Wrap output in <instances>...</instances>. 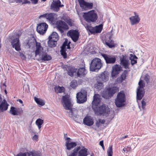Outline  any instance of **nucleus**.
<instances>
[{
    "instance_id": "f257e3e1",
    "label": "nucleus",
    "mask_w": 156,
    "mask_h": 156,
    "mask_svg": "<svg viewBox=\"0 0 156 156\" xmlns=\"http://www.w3.org/2000/svg\"><path fill=\"white\" fill-rule=\"evenodd\" d=\"M94 111L95 114L100 115H103L108 116L110 113V108L105 104L94 108Z\"/></svg>"
},
{
    "instance_id": "f03ea898",
    "label": "nucleus",
    "mask_w": 156,
    "mask_h": 156,
    "mask_svg": "<svg viewBox=\"0 0 156 156\" xmlns=\"http://www.w3.org/2000/svg\"><path fill=\"white\" fill-rule=\"evenodd\" d=\"M83 16L87 22L89 23L95 22L98 18L97 14L94 10L84 12Z\"/></svg>"
},
{
    "instance_id": "7ed1b4c3",
    "label": "nucleus",
    "mask_w": 156,
    "mask_h": 156,
    "mask_svg": "<svg viewBox=\"0 0 156 156\" xmlns=\"http://www.w3.org/2000/svg\"><path fill=\"white\" fill-rule=\"evenodd\" d=\"M80 146L77 147L71 151V154L67 153V156H76L78 154V156H87V149L83 147L81 149Z\"/></svg>"
},
{
    "instance_id": "20e7f679",
    "label": "nucleus",
    "mask_w": 156,
    "mask_h": 156,
    "mask_svg": "<svg viewBox=\"0 0 156 156\" xmlns=\"http://www.w3.org/2000/svg\"><path fill=\"white\" fill-rule=\"evenodd\" d=\"M102 63L100 59L96 58L91 61L90 66V70L92 72H97L102 66Z\"/></svg>"
},
{
    "instance_id": "39448f33",
    "label": "nucleus",
    "mask_w": 156,
    "mask_h": 156,
    "mask_svg": "<svg viewBox=\"0 0 156 156\" xmlns=\"http://www.w3.org/2000/svg\"><path fill=\"white\" fill-rule=\"evenodd\" d=\"M117 91L116 87H113L105 88L102 94V97L106 99H108L112 97Z\"/></svg>"
},
{
    "instance_id": "423d86ee",
    "label": "nucleus",
    "mask_w": 156,
    "mask_h": 156,
    "mask_svg": "<svg viewBox=\"0 0 156 156\" xmlns=\"http://www.w3.org/2000/svg\"><path fill=\"white\" fill-rule=\"evenodd\" d=\"M61 101L66 110H70L71 107H73V105L71 102V99L69 95L66 94L63 96L62 98Z\"/></svg>"
},
{
    "instance_id": "0eeeda50",
    "label": "nucleus",
    "mask_w": 156,
    "mask_h": 156,
    "mask_svg": "<svg viewBox=\"0 0 156 156\" xmlns=\"http://www.w3.org/2000/svg\"><path fill=\"white\" fill-rule=\"evenodd\" d=\"M125 101V94L122 92H120L117 95L115 99V104L118 107H121L124 105V103Z\"/></svg>"
},
{
    "instance_id": "6e6552de",
    "label": "nucleus",
    "mask_w": 156,
    "mask_h": 156,
    "mask_svg": "<svg viewBox=\"0 0 156 156\" xmlns=\"http://www.w3.org/2000/svg\"><path fill=\"white\" fill-rule=\"evenodd\" d=\"M80 7L83 11L92 9L93 4L92 2H88L84 0H78Z\"/></svg>"
},
{
    "instance_id": "1a4fd4ad",
    "label": "nucleus",
    "mask_w": 156,
    "mask_h": 156,
    "mask_svg": "<svg viewBox=\"0 0 156 156\" xmlns=\"http://www.w3.org/2000/svg\"><path fill=\"white\" fill-rule=\"evenodd\" d=\"M56 25L57 28L61 33H63L64 30L69 29V26L65 22L61 20L57 21Z\"/></svg>"
},
{
    "instance_id": "9d476101",
    "label": "nucleus",
    "mask_w": 156,
    "mask_h": 156,
    "mask_svg": "<svg viewBox=\"0 0 156 156\" xmlns=\"http://www.w3.org/2000/svg\"><path fill=\"white\" fill-rule=\"evenodd\" d=\"M67 35L71 38L74 42H76L78 39L79 33L76 30H71L68 32Z\"/></svg>"
},
{
    "instance_id": "9b49d317",
    "label": "nucleus",
    "mask_w": 156,
    "mask_h": 156,
    "mask_svg": "<svg viewBox=\"0 0 156 156\" xmlns=\"http://www.w3.org/2000/svg\"><path fill=\"white\" fill-rule=\"evenodd\" d=\"M63 6V5H61L60 0H53L51 5L50 9L54 11L58 12L60 7Z\"/></svg>"
},
{
    "instance_id": "f8f14e48",
    "label": "nucleus",
    "mask_w": 156,
    "mask_h": 156,
    "mask_svg": "<svg viewBox=\"0 0 156 156\" xmlns=\"http://www.w3.org/2000/svg\"><path fill=\"white\" fill-rule=\"evenodd\" d=\"M48 25L45 23H42L39 24L37 27V31L39 34H43L46 32Z\"/></svg>"
},
{
    "instance_id": "ddd939ff",
    "label": "nucleus",
    "mask_w": 156,
    "mask_h": 156,
    "mask_svg": "<svg viewBox=\"0 0 156 156\" xmlns=\"http://www.w3.org/2000/svg\"><path fill=\"white\" fill-rule=\"evenodd\" d=\"M101 54L107 64H114L115 62L116 58L115 56L105 54L101 53Z\"/></svg>"
},
{
    "instance_id": "4468645a",
    "label": "nucleus",
    "mask_w": 156,
    "mask_h": 156,
    "mask_svg": "<svg viewBox=\"0 0 156 156\" xmlns=\"http://www.w3.org/2000/svg\"><path fill=\"white\" fill-rule=\"evenodd\" d=\"M127 57L126 55H122L120 57V64L125 69H129L130 63L129 61L126 59Z\"/></svg>"
},
{
    "instance_id": "2eb2a0df",
    "label": "nucleus",
    "mask_w": 156,
    "mask_h": 156,
    "mask_svg": "<svg viewBox=\"0 0 156 156\" xmlns=\"http://www.w3.org/2000/svg\"><path fill=\"white\" fill-rule=\"evenodd\" d=\"M76 98L77 102L79 104L83 103L87 101L86 95L81 92L77 93Z\"/></svg>"
},
{
    "instance_id": "dca6fc26",
    "label": "nucleus",
    "mask_w": 156,
    "mask_h": 156,
    "mask_svg": "<svg viewBox=\"0 0 156 156\" xmlns=\"http://www.w3.org/2000/svg\"><path fill=\"white\" fill-rule=\"evenodd\" d=\"M134 16H132L129 18L131 24L133 25L138 23L140 21V19L138 14L135 12L134 13Z\"/></svg>"
},
{
    "instance_id": "f3484780",
    "label": "nucleus",
    "mask_w": 156,
    "mask_h": 156,
    "mask_svg": "<svg viewBox=\"0 0 156 156\" xmlns=\"http://www.w3.org/2000/svg\"><path fill=\"white\" fill-rule=\"evenodd\" d=\"M11 45L13 48L17 51L20 50V44L19 38H16L12 40L11 41Z\"/></svg>"
},
{
    "instance_id": "a211bd4d",
    "label": "nucleus",
    "mask_w": 156,
    "mask_h": 156,
    "mask_svg": "<svg viewBox=\"0 0 156 156\" xmlns=\"http://www.w3.org/2000/svg\"><path fill=\"white\" fill-rule=\"evenodd\" d=\"M101 102V98L98 94H95L93 97V100L92 102V108L93 109L94 108L97 107Z\"/></svg>"
},
{
    "instance_id": "6ab92c4d",
    "label": "nucleus",
    "mask_w": 156,
    "mask_h": 156,
    "mask_svg": "<svg viewBox=\"0 0 156 156\" xmlns=\"http://www.w3.org/2000/svg\"><path fill=\"white\" fill-rule=\"evenodd\" d=\"M68 110L69 111L68 112L69 113V117L73 118L74 120L76 119L78 116V110L72 107H71L70 110Z\"/></svg>"
},
{
    "instance_id": "aec40b11",
    "label": "nucleus",
    "mask_w": 156,
    "mask_h": 156,
    "mask_svg": "<svg viewBox=\"0 0 156 156\" xmlns=\"http://www.w3.org/2000/svg\"><path fill=\"white\" fill-rule=\"evenodd\" d=\"M9 105L5 99L3 100L0 104V113L7 110Z\"/></svg>"
},
{
    "instance_id": "412c9836",
    "label": "nucleus",
    "mask_w": 156,
    "mask_h": 156,
    "mask_svg": "<svg viewBox=\"0 0 156 156\" xmlns=\"http://www.w3.org/2000/svg\"><path fill=\"white\" fill-rule=\"evenodd\" d=\"M83 123L88 126H91L94 124L93 120L90 116H86L83 120Z\"/></svg>"
},
{
    "instance_id": "4be33fe9",
    "label": "nucleus",
    "mask_w": 156,
    "mask_h": 156,
    "mask_svg": "<svg viewBox=\"0 0 156 156\" xmlns=\"http://www.w3.org/2000/svg\"><path fill=\"white\" fill-rule=\"evenodd\" d=\"M145 91L144 89L137 88L136 99L139 100H141L144 95Z\"/></svg>"
},
{
    "instance_id": "5701e85b",
    "label": "nucleus",
    "mask_w": 156,
    "mask_h": 156,
    "mask_svg": "<svg viewBox=\"0 0 156 156\" xmlns=\"http://www.w3.org/2000/svg\"><path fill=\"white\" fill-rule=\"evenodd\" d=\"M43 50V48L41 46V44L39 42L36 43V50L35 51V56L40 55L41 52Z\"/></svg>"
},
{
    "instance_id": "b1692460",
    "label": "nucleus",
    "mask_w": 156,
    "mask_h": 156,
    "mask_svg": "<svg viewBox=\"0 0 156 156\" xmlns=\"http://www.w3.org/2000/svg\"><path fill=\"white\" fill-rule=\"evenodd\" d=\"M120 67L118 65H116L115 66L112 67V76L114 77L118 75L120 71Z\"/></svg>"
},
{
    "instance_id": "393cba45",
    "label": "nucleus",
    "mask_w": 156,
    "mask_h": 156,
    "mask_svg": "<svg viewBox=\"0 0 156 156\" xmlns=\"http://www.w3.org/2000/svg\"><path fill=\"white\" fill-rule=\"evenodd\" d=\"M87 73V71L84 68H80L77 70L76 73L77 76L78 77H81L86 75Z\"/></svg>"
},
{
    "instance_id": "a878e982",
    "label": "nucleus",
    "mask_w": 156,
    "mask_h": 156,
    "mask_svg": "<svg viewBox=\"0 0 156 156\" xmlns=\"http://www.w3.org/2000/svg\"><path fill=\"white\" fill-rule=\"evenodd\" d=\"M112 37L110 36L108 37L109 40H106L105 41V44L106 45L108 46L109 48H112L115 47V44H114V41L111 40Z\"/></svg>"
},
{
    "instance_id": "bb28decb",
    "label": "nucleus",
    "mask_w": 156,
    "mask_h": 156,
    "mask_svg": "<svg viewBox=\"0 0 156 156\" xmlns=\"http://www.w3.org/2000/svg\"><path fill=\"white\" fill-rule=\"evenodd\" d=\"M83 24L85 27L86 30L89 31L91 34H95L94 27L90 26L86 23H83Z\"/></svg>"
},
{
    "instance_id": "cd10ccee",
    "label": "nucleus",
    "mask_w": 156,
    "mask_h": 156,
    "mask_svg": "<svg viewBox=\"0 0 156 156\" xmlns=\"http://www.w3.org/2000/svg\"><path fill=\"white\" fill-rule=\"evenodd\" d=\"M77 144L75 142H69L68 141H66V146L67 149L68 150H71Z\"/></svg>"
},
{
    "instance_id": "c85d7f7f",
    "label": "nucleus",
    "mask_w": 156,
    "mask_h": 156,
    "mask_svg": "<svg viewBox=\"0 0 156 156\" xmlns=\"http://www.w3.org/2000/svg\"><path fill=\"white\" fill-rule=\"evenodd\" d=\"M77 69L73 67L69 66L68 68V75L71 77L73 76L74 73H76Z\"/></svg>"
},
{
    "instance_id": "c756f323",
    "label": "nucleus",
    "mask_w": 156,
    "mask_h": 156,
    "mask_svg": "<svg viewBox=\"0 0 156 156\" xmlns=\"http://www.w3.org/2000/svg\"><path fill=\"white\" fill-rule=\"evenodd\" d=\"M41 59L44 61H48L51 60L52 58L46 52H42L41 55Z\"/></svg>"
},
{
    "instance_id": "7c9ffc66",
    "label": "nucleus",
    "mask_w": 156,
    "mask_h": 156,
    "mask_svg": "<svg viewBox=\"0 0 156 156\" xmlns=\"http://www.w3.org/2000/svg\"><path fill=\"white\" fill-rule=\"evenodd\" d=\"M56 14L53 13H48L47 19L51 23L54 22L55 20V16Z\"/></svg>"
},
{
    "instance_id": "2f4dec72",
    "label": "nucleus",
    "mask_w": 156,
    "mask_h": 156,
    "mask_svg": "<svg viewBox=\"0 0 156 156\" xmlns=\"http://www.w3.org/2000/svg\"><path fill=\"white\" fill-rule=\"evenodd\" d=\"M99 80L102 82H106L108 80V76L104 73H102L99 76Z\"/></svg>"
},
{
    "instance_id": "473e14b6",
    "label": "nucleus",
    "mask_w": 156,
    "mask_h": 156,
    "mask_svg": "<svg viewBox=\"0 0 156 156\" xmlns=\"http://www.w3.org/2000/svg\"><path fill=\"white\" fill-rule=\"evenodd\" d=\"M57 41L49 39V41L48 42V45L49 47L50 48L55 47L56 46L57 44Z\"/></svg>"
},
{
    "instance_id": "72a5a7b5",
    "label": "nucleus",
    "mask_w": 156,
    "mask_h": 156,
    "mask_svg": "<svg viewBox=\"0 0 156 156\" xmlns=\"http://www.w3.org/2000/svg\"><path fill=\"white\" fill-rule=\"evenodd\" d=\"M36 43H37V42L35 38H33L29 40L27 43V45L29 48H30L31 47H32L35 44H36Z\"/></svg>"
},
{
    "instance_id": "f704fd0d",
    "label": "nucleus",
    "mask_w": 156,
    "mask_h": 156,
    "mask_svg": "<svg viewBox=\"0 0 156 156\" xmlns=\"http://www.w3.org/2000/svg\"><path fill=\"white\" fill-rule=\"evenodd\" d=\"M55 90L57 93H61L65 91V88L63 87H60L59 86H56L54 88Z\"/></svg>"
},
{
    "instance_id": "c9c22d12",
    "label": "nucleus",
    "mask_w": 156,
    "mask_h": 156,
    "mask_svg": "<svg viewBox=\"0 0 156 156\" xmlns=\"http://www.w3.org/2000/svg\"><path fill=\"white\" fill-rule=\"evenodd\" d=\"M48 39H54L58 41L59 39L58 34L56 32H54L49 36Z\"/></svg>"
},
{
    "instance_id": "e433bc0d",
    "label": "nucleus",
    "mask_w": 156,
    "mask_h": 156,
    "mask_svg": "<svg viewBox=\"0 0 156 156\" xmlns=\"http://www.w3.org/2000/svg\"><path fill=\"white\" fill-rule=\"evenodd\" d=\"M97 81V83L94 85V87L96 89L100 90L103 87L104 85L102 82Z\"/></svg>"
},
{
    "instance_id": "4c0bfd02",
    "label": "nucleus",
    "mask_w": 156,
    "mask_h": 156,
    "mask_svg": "<svg viewBox=\"0 0 156 156\" xmlns=\"http://www.w3.org/2000/svg\"><path fill=\"white\" fill-rule=\"evenodd\" d=\"M44 122V121L41 119L38 118L36 121L35 124L37 126L38 129L40 130L41 127V125Z\"/></svg>"
},
{
    "instance_id": "58836bf2",
    "label": "nucleus",
    "mask_w": 156,
    "mask_h": 156,
    "mask_svg": "<svg viewBox=\"0 0 156 156\" xmlns=\"http://www.w3.org/2000/svg\"><path fill=\"white\" fill-rule=\"evenodd\" d=\"M103 26V24H102L96 26L94 27L95 34L101 33L102 30Z\"/></svg>"
},
{
    "instance_id": "ea45409f",
    "label": "nucleus",
    "mask_w": 156,
    "mask_h": 156,
    "mask_svg": "<svg viewBox=\"0 0 156 156\" xmlns=\"http://www.w3.org/2000/svg\"><path fill=\"white\" fill-rule=\"evenodd\" d=\"M34 99L36 103L41 106H43L44 105V103L43 101L40 98L35 97Z\"/></svg>"
},
{
    "instance_id": "a19ab883",
    "label": "nucleus",
    "mask_w": 156,
    "mask_h": 156,
    "mask_svg": "<svg viewBox=\"0 0 156 156\" xmlns=\"http://www.w3.org/2000/svg\"><path fill=\"white\" fill-rule=\"evenodd\" d=\"M10 112L13 115H18V111L16 108L11 106L10 110Z\"/></svg>"
},
{
    "instance_id": "79ce46f5",
    "label": "nucleus",
    "mask_w": 156,
    "mask_h": 156,
    "mask_svg": "<svg viewBox=\"0 0 156 156\" xmlns=\"http://www.w3.org/2000/svg\"><path fill=\"white\" fill-rule=\"evenodd\" d=\"M30 153L31 156H41L42 155L41 153L39 151L34 150L30 151Z\"/></svg>"
},
{
    "instance_id": "37998d69",
    "label": "nucleus",
    "mask_w": 156,
    "mask_h": 156,
    "mask_svg": "<svg viewBox=\"0 0 156 156\" xmlns=\"http://www.w3.org/2000/svg\"><path fill=\"white\" fill-rule=\"evenodd\" d=\"M66 48H61V50H60L61 53L64 58H66L67 57V53L66 52Z\"/></svg>"
},
{
    "instance_id": "c03bdc74",
    "label": "nucleus",
    "mask_w": 156,
    "mask_h": 156,
    "mask_svg": "<svg viewBox=\"0 0 156 156\" xmlns=\"http://www.w3.org/2000/svg\"><path fill=\"white\" fill-rule=\"evenodd\" d=\"M128 73V71L124 70L123 73L120 79L121 82H122L126 78V74Z\"/></svg>"
},
{
    "instance_id": "a18cd8bd",
    "label": "nucleus",
    "mask_w": 156,
    "mask_h": 156,
    "mask_svg": "<svg viewBox=\"0 0 156 156\" xmlns=\"http://www.w3.org/2000/svg\"><path fill=\"white\" fill-rule=\"evenodd\" d=\"M107 154L108 156H112V146H110L107 151Z\"/></svg>"
},
{
    "instance_id": "49530a36",
    "label": "nucleus",
    "mask_w": 156,
    "mask_h": 156,
    "mask_svg": "<svg viewBox=\"0 0 156 156\" xmlns=\"http://www.w3.org/2000/svg\"><path fill=\"white\" fill-rule=\"evenodd\" d=\"M77 85V81L76 80H73L70 83V86L73 88H76Z\"/></svg>"
},
{
    "instance_id": "de8ad7c7",
    "label": "nucleus",
    "mask_w": 156,
    "mask_h": 156,
    "mask_svg": "<svg viewBox=\"0 0 156 156\" xmlns=\"http://www.w3.org/2000/svg\"><path fill=\"white\" fill-rule=\"evenodd\" d=\"M139 86L137 88L143 89V88L144 87V84L143 82V81L140 80L138 83Z\"/></svg>"
},
{
    "instance_id": "09e8293b",
    "label": "nucleus",
    "mask_w": 156,
    "mask_h": 156,
    "mask_svg": "<svg viewBox=\"0 0 156 156\" xmlns=\"http://www.w3.org/2000/svg\"><path fill=\"white\" fill-rule=\"evenodd\" d=\"M18 2L20 3L22 2V4H30V2L28 0H18Z\"/></svg>"
},
{
    "instance_id": "8fccbe9b",
    "label": "nucleus",
    "mask_w": 156,
    "mask_h": 156,
    "mask_svg": "<svg viewBox=\"0 0 156 156\" xmlns=\"http://www.w3.org/2000/svg\"><path fill=\"white\" fill-rule=\"evenodd\" d=\"M132 150L131 147L130 146H128L127 147H125L123 149V151L124 152H126L127 153L128 152L131 151Z\"/></svg>"
},
{
    "instance_id": "3c124183",
    "label": "nucleus",
    "mask_w": 156,
    "mask_h": 156,
    "mask_svg": "<svg viewBox=\"0 0 156 156\" xmlns=\"http://www.w3.org/2000/svg\"><path fill=\"white\" fill-rule=\"evenodd\" d=\"M105 121L104 119H99L98 120V122L97 121L96 122V125L98 127L99 126V123H101V124H104L105 123Z\"/></svg>"
},
{
    "instance_id": "603ef678",
    "label": "nucleus",
    "mask_w": 156,
    "mask_h": 156,
    "mask_svg": "<svg viewBox=\"0 0 156 156\" xmlns=\"http://www.w3.org/2000/svg\"><path fill=\"white\" fill-rule=\"evenodd\" d=\"M150 78V76L147 74H146L144 77V80L147 83H148L149 81Z\"/></svg>"
},
{
    "instance_id": "864d4df0",
    "label": "nucleus",
    "mask_w": 156,
    "mask_h": 156,
    "mask_svg": "<svg viewBox=\"0 0 156 156\" xmlns=\"http://www.w3.org/2000/svg\"><path fill=\"white\" fill-rule=\"evenodd\" d=\"M68 41L67 40H65V41L64 42L62 46L61 47L62 48H66V46L68 45Z\"/></svg>"
},
{
    "instance_id": "5fc2aeb1",
    "label": "nucleus",
    "mask_w": 156,
    "mask_h": 156,
    "mask_svg": "<svg viewBox=\"0 0 156 156\" xmlns=\"http://www.w3.org/2000/svg\"><path fill=\"white\" fill-rule=\"evenodd\" d=\"M67 23L69 25L70 27L74 26L73 21L71 19H70L69 20L67 21Z\"/></svg>"
},
{
    "instance_id": "6e6d98bb",
    "label": "nucleus",
    "mask_w": 156,
    "mask_h": 156,
    "mask_svg": "<svg viewBox=\"0 0 156 156\" xmlns=\"http://www.w3.org/2000/svg\"><path fill=\"white\" fill-rule=\"evenodd\" d=\"M144 99H143L141 101L142 108L143 109L145 108V107L146 106V102L144 101Z\"/></svg>"
},
{
    "instance_id": "4d7b16f0",
    "label": "nucleus",
    "mask_w": 156,
    "mask_h": 156,
    "mask_svg": "<svg viewBox=\"0 0 156 156\" xmlns=\"http://www.w3.org/2000/svg\"><path fill=\"white\" fill-rule=\"evenodd\" d=\"M129 59L131 60V63L132 66H133L134 64H136L137 63L136 60L131 58H129Z\"/></svg>"
},
{
    "instance_id": "13d9d810",
    "label": "nucleus",
    "mask_w": 156,
    "mask_h": 156,
    "mask_svg": "<svg viewBox=\"0 0 156 156\" xmlns=\"http://www.w3.org/2000/svg\"><path fill=\"white\" fill-rule=\"evenodd\" d=\"M16 156H26L25 153L20 152L17 154Z\"/></svg>"
},
{
    "instance_id": "bf43d9fd",
    "label": "nucleus",
    "mask_w": 156,
    "mask_h": 156,
    "mask_svg": "<svg viewBox=\"0 0 156 156\" xmlns=\"http://www.w3.org/2000/svg\"><path fill=\"white\" fill-rule=\"evenodd\" d=\"M47 14L48 13H45L43 15H41L40 16L39 18H41L42 17H43L47 19Z\"/></svg>"
},
{
    "instance_id": "052dcab7",
    "label": "nucleus",
    "mask_w": 156,
    "mask_h": 156,
    "mask_svg": "<svg viewBox=\"0 0 156 156\" xmlns=\"http://www.w3.org/2000/svg\"><path fill=\"white\" fill-rule=\"evenodd\" d=\"M130 57H129V58H131L133 59H135V58H137V57L135 55H133L132 54L130 55Z\"/></svg>"
},
{
    "instance_id": "680f3d73",
    "label": "nucleus",
    "mask_w": 156,
    "mask_h": 156,
    "mask_svg": "<svg viewBox=\"0 0 156 156\" xmlns=\"http://www.w3.org/2000/svg\"><path fill=\"white\" fill-rule=\"evenodd\" d=\"M32 4H36L37 3L38 0H30Z\"/></svg>"
},
{
    "instance_id": "e2e57ef3",
    "label": "nucleus",
    "mask_w": 156,
    "mask_h": 156,
    "mask_svg": "<svg viewBox=\"0 0 156 156\" xmlns=\"http://www.w3.org/2000/svg\"><path fill=\"white\" fill-rule=\"evenodd\" d=\"M38 138V136L37 135H35L32 137V139L34 140H37Z\"/></svg>"
},
{
    "instance_id": "0e129e2a",
    "label": "nucleus",
    "mask_w": 156,
    "mask_h": 156,
    "mask_svg": "<svg viewBox=\"0 0 156 156\" xmlns=\"http://www.w3.org/2000/svg\"><path fill=\"white\" fill-rule=\"evenodd\" d=\"M24 153H25L26 156L27 155V156H31V154L30 153V151L29 152H24Z\"/></svg>"
},
{
    "instance_id": "69168bd1",
    "label": "nucleus",
    "mask_w": 156,
    "mask_h": 156,
    "mask_svg": "<svg viewBox=\"0 0 156 156\" xmlns=\"http://www.w3.org/2000/svg\"><path fill=\"white\" fill-rule=\"evenodd\" d=\"M9 2L10 3H12L14 2H18V0H9Z\"/></svg>"
},
{
    "instance_id": "338daca9",
    "label": "nucleus",
    "mask_w": 156,
    "mask_h": 156,
    "mask_svg": "<svg viewBox=\"0 0 156 156\" xmlns=\"http://www.w3.org/2000/svg\"><path fill=\"white\" fill-rule=\"evenodd\" d=\"M99 144L101 146L104 145L103 141V140L99 142Z\"/></svg>"
},
{
    "instance_id": "774afa93",
    "label": "nucleus",
    "mask_w": 156,
    "mask_h": 156,
    "mask_svg": "<svg viewBox=\"0 0 156 156\" xmlns=\"http://www.w3.org/2000/svg\"><path fill=\"white\" fill-rule=\"evenodd\" d=\"M65 139L66 140V141H68L69 142L70 140V138L69 137H66Z\"/></svg>"
}]
</instances>
